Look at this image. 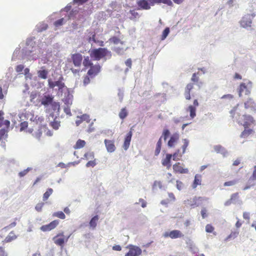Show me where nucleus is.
<instances>
[{"label":"nucleus","instance_id":"nucleus-1","mask_svg":"<svg viewBox=\"0 0 256 256\" xmlns=\"http://www.w3.org/2000/svg\"><path fill=\"white\" fill-rule=\"evenodd\" d=\"M30 120L33 123L34 125H36L38 126V132H34L32 128H28L26 130V132L32 135L36 138L40 139L42 135V130L46 128V126L44 124V118L42 116H33L30 118Z\"/></svg>","mask_w":256,"mask_h":256},{"label":"nucleus","instance_id":"nucleus-2","mask_svg":"<svg viewBox=\"0 0 256 256\" xmlns=\"http://www.w3.org/2000/svg\"><path fill=\"white\" fill-rule=\"evenodd\" d=\"M163 3L168 6H173L171 0H139L136 2L138 10H148L151 6H154L155 4Z\"/></svg>","mask_w":256,"mask_h":256},{"label":"nucleus","instance_id":"nucleus-3","mask_svg":"<svg viewBox=\"0 0 256 256\" xmlns=\"http://www.w3.org/2000/svg\"><path fill=\"white\" fill-rule=\"evenodd\" d=\"M72 62L76 68H70V70L74 74H79L81 72L80 68L82 62V56L80 53H76L71 55Z\"/></svg>","mask_w":256,"mask_h":256},{"label":"nucleus","instance_id":"nucleus-4","mask_svg":"<svg viewBox=\"0 0 256 256\" xmlns=\"http://www.w3.org/2000/svg\"><path fill=\"white\" fill-rule=\"evenodd\" d=\"M110 55L111 56L110 52L108 51L106 48H98L92 50L90 53V56L94 60H99L104 56Z\"/></svg>","mask_w":256,"mask_h":256},{"label":"nucleus","instance_id":"nucleus-5","mask_svg":"<svg viewBox=\"0 0 256 256\" xmlns=\"http://www.w3.org/2000/svg\"><path fill=\"white\" fill-rule=\"evenodd\" d=\"M183 145L182 146V152H180V149H178L176 152L172 154V159L174 160H180L182 156V155L186 152V148L188 146L189 140L186 138L182 140Z\"/></svg>","mask_w":256,"mask_h":256},{"label":"nucleus","instance_id":"nucleus-6","mask_svg":"<svg viewBox=\"0 0 256 256\" xmlns=\"http://www.w3.org/2000/svg\"><path fill=\"white\" fill-rule=\"evenodd\" d=\"M70 237V235L68 236H66L64 235V232H59L52 238L54 243L58 246L62 248L64 247V244L66 242Z\"/></svg>","mask_w":256,"mask_h":256},{"label":"nucleus","instance_id":"nucleus-7","mask_svg":"<svg viewBox=\"0 0 256 256\" xmlns=\"http://www.w3.org/2000/svg\"><path fill=\"white\" fill-rule=\"evenodd\" d=\"M126 248L129 250L126 254L125 256H140L142 254V250L137 246L129 244Z\"/></svg>","mask_w":256,"mask_h":256},{"label":"nucleus","instance_id":"nucleus-8","mask_svg":"<svg viewBox=\"0 0 256 256\" xmlns=\"http://www.w3.org/2000/svg\"><path fill=\"white\" fill-rule=\"evenodd\" d=\"M252 18L253 16L250 14L244 15L240 22L241 26L244 28L250 27L252 24Z\"/></svg>","mask_w":256,"mask_h":256},{"label":"nucleus","instance_id":"nucleus-9","mask_svg":"<svg viewBox=\"0 0 256 256\" xmlns=\"http://www.w3.org/2000/svg\"><path fill=\"white\" fill-rule=\"evenodd\" d=\"M243 122H240L244 128H248L249 126L255 123V120L254 118L248 114H244L242 116Z\"/></svg>","mask_w":256,"mask_h":256},{"label":"nucleus","instance_id":"nucleus-10","mask_svg":"<svg viewBox=\"0 0 256 256\" xmlns=\"http://www.w3.org/2000/svg\"><path fill=\"white\" fill-rule=\"evenodd\" d=\"M101 66L99 64H92L90 67L87 74L90 76L91 78H93L100 72Z\"/></svg>","mask_w":256,"mask_h":256},{"label":"nucleus","instance_id":"nucleus-11","mask_svg":"<svg viewBox=\"0 0 256 256\" xmlns=\"http://www.w3.org/2000/svg\"><path fill=\"white\" fill-rule=\"evenodd\" d=\"M184 164L180 162H176L172 166V168L174 172L179 174H188V170L187 168H184Z\"/></svg>","mask_w":256,"mask_h":256},{"label":"nucleus","instance_id":"nucleus-12","mask_svg":"<svg viewBox=\"0 0 256 256\" xmlns=\"http://www.w3.org/2000/svg\"><path fill=\"white\" fill-rule=\"evenodd\" d=\"M164 238H170L172 239L180 238L184 236L182 233L179 230H173L170 232H166L164 234Z\"/></svg>","mask_w":256,"mask_h":256},{"label":"nucleus","instance_id":"nucleus-13","mask_svg":"<svg viewBox=\"0 0 256 256\" xmlns=\"http://www.w3.org/2000/svg\"><path fill=\"white\" fill-rule=\"evenodd\" d=\"M199 105L197 100H194L193 102V105H190L186 109L187 112H190V117L194 118L196 116V107Z\"/></svg>","mask_w":256,"mask_h":256},{"label":"nucleus","instance_id":"nucleus-14","mask_svg":"<svg viewBox=\"0 0 256 256\" xmlns=\"http://www.w3.org/2000/svg\"><path fill=\"white\" fill-rule=\"evenodd\" d=\"M58 224L59 220H54L48 224L42 226L40 229L43 232L50 231L56 228Z\"/></svg>","mask_w":256,"mask_h":256},{"label":"nucleus","instance_id":"nucleus-15","mask_svg":"<svg viewBox=\"0 0 256 256\" xmlns=\"http://www.w3.org/2000/svg\"><path fill=\"white\" fill-rule=\"evenodd\" d=\"M180 138V134L177 133L173 134L170 137V140L168 141V146L170 148L174 147Z\"/></svg>","mask_w":256,"mask_h":256},{"label":"nucleus","instance_id":"nucleus-16","mask_svg":"<svg viewBox=\"0 0 256 256\" xmlns=\"http://www.w3.org/2000/svg\"><path fill=\"white\" fill-rule=\"evenodd\" d=\"M90 116L87 114H83L80 116H77L76 120V126H78L83 122H86L87 123H90Z\"/></svg>","mask_w":256,"mask_h":256},{"label":"nucleus","instance_id":"nucleus-17","mask_svg":"<svg viewBox=\"0 0 256 256\" xmlns=\"http://www.w3.org/2000/svg\"><path fill=\"white\" fill-rule=\"evenodd\" d=\"M194 87V84L192 83L188 84L184 90V96L186 100L191 99L190 93Z\"/></svg>","mask_w":256,"mask_h":256},{"label":"nucleus","instance_id":"nucleus-18","mask_svg":"<svg viewBox=\"0 0 256 256\" xmlns=\"http://www.w3.org/2000/svg\"><path fill=\"white\" fill-rule=\"evenodd\" d=\"M104 142L108 152H112L115 151L116 147L114 140L106 139L104 140Z\"/></svg>","mask_w":256,"mask_h":256},{"label":"nucleus","instance_id":"nucleus-19","mask_svg":"<svg viewBox=\"0 0 256 256\" xmlns=\"http://www.w3.org/2000/svg\"><path fill=\"white\" fill-rule=\"evenodd\" d=\"M244 92L246 94H249L250 93V88H248L245 83H241L238 88V94L241 96L242 93Z\"/></svg>","mask_w":256,"mask_h":256},{"label":"nucleus","instance_id":"nucleus-20","mask_svg":"<svg viewBox=\"0 0 256 256\" xmlns=\"http://www.w3.org/2000/svg\"><path fill=\"white\" fill-rule=\"evenodd\" d=\"M54 100V96L52 95H44L41 100L42 104L46 106L52 104Z\"/></svg>","mask_w":256,"mask_h":256},{"label":"nucleus","instance_id":"nucleus-21","mask_svg":"<svg viewBox=\"0 0 256 256\" xmlns=\"http://www.w3.org/2000/svg\"><path fill=\"white\" fill-rule=\"evenodd\" d=\"M244 108L246 109L256 110V103L252 98H249L244 103Z\"/></svg>","mask_w":256,"mask_h":256},{"label":"nucleus","instance_id":"nucleus-22","mask_svg":"<svg viewBox=\"0 0 256 256\" xmlns=\"http://www.w3.org/2000/svg\"><path fill=\"white\" fill-rule=\"evenodd\" d=\"M48 86L50 88H53L55 86H57L59 88V89H62L64 87V84L60 80L55 82L48 80Z\"/></svg>","mask_w":256,"mask_h":256},{"label":"nucleus","instance_id":"nucleus-23","mask_svg":"<svg viewBox=\"0 0 256 256\" xmlns=\"http://www.w3.org/2000/svg\"><path fill=\"white\" fill-rule=\"evenodd\" d=\"M132 131L130 130L126 134L123 144V148L126 150L130 146V142L132 136Z\"/></svg>","mask_w":256,"mask_h":256},{"label":"nucleus","instance_id":"nucleus-24","mask_svg":"<svg viewBox=\"0 0 256 256\" xmlns=\"http://www.w3.org/2000/svg\"><path fill=\"white\" fill-rule=\"evenodd\" d=\"M17 238V236L16 235L14 231L10 232L9 234L6 236L5 239L2 241L3 244L6 243H8L15 240Z\"/></svg>","mask_w":256,"mask_h":256},{"label":"nucleus","instance_id":"nucleus-25","mask_svg":"<svg viewBox=\"0 0 256 256\" xmlns=\"http://www.w3.org/2000/svg\"><path fill=\"white\" fill-rule=\"evenodd\" d=\"M172 158V154H166V158L163 159L162 161V166H166L168 169H169L171 166L170 161Z\"/></svg>","mask_w":256,"mask_h":256},{"label":"nucleus","instance_id":"nucleus-26","mask_svg":"<svg viewBox=\"0 0 256 256\" xmlns=\"http://www.w3.org/2000/svg\"><path fill=\"white\" fill-rule=\"evenodd\" d=\"M4 112L2 110H0V127H1L2 125H4L6 126V128H8L10 126V122L7 120H4Z\"/></svg>","mask_w":256,"mask_h":256},{"label":"nucleus","instance_id":"nucleus-27","mask_svg":"<svg viewBox=\"0 0 256 256\" xmlns=\"http://www.w3.org/2000/svg\"><path fill=\"white\" fill-rule=\"evenodd\" d=\"M202 176L200 174H196L194 176V180L192 184V188H195L201 184Z\"/></svg>","mask_w":256,"mask_h":256},{"label":"nucleus","instance_id":"nucleus-28","mask_svg":"<svg viewBox=\"0 0 256 256\" xmlns=\"http://www.w3.org/2000/svg\"><path fill=\"white\" fill-rule=\"evenodd\" d=\"M86 144V142L84 140L79 139L76 141L75 145L74 146V148L75 150L80 149L84 148Z\"/></svg>","mask_w":256,"mask_h":256},{"label":"nucleus","instance_id":"nucleus-29","mask_svg":"<svg viewBox=\"0 0 256 256\" xmlns=\"http://www.w3.org/2000/svg\"><path fill=\"white\" fill-rule=\"evenodd\" d=\"M162 137H160L159 138V140L158 141L156 144V149L154 150V155L156 156H158L159 154L160 153L161 148H162Z\"/></svg>","mask_w":256,"mask_h":256},{"label":"nucleus","instance_id":"nucleus-30","mask_svg":"<svg viewBox=\"0 0 256 256\" xmlns=\"http://www.w3.org/2000/svg\"><path fill=\"white\" fill-rule=\"evenodd\" d=\"M82 64L85 68H87L93 64L89 56H87L84 58Z\"/></svg>","mask_w":256,"mask_h":256},{"label":"nucleus","instance_id":"nucleus-31","mask_svg":"<svg viewBox=\"0 0 256 256\" xmlns=\"http://www.w3.org/2000/svg\"><path fill=\"white\" fill-rule=\"evenodd\" d=\"M254 133V131L252 129L244 128V130L242 132L240 136L242 138H246L250 134Z\"/></svg>","mask_w":256,"mask_h":256},{"label":"nucleus","instance_id":"nucleus-32","mask_svg":"<svg viewBox=\"0 0 256 256\" xmlns=\"http://www.w3.org/2000/svg\"><path fill=\"white\" fill-rule=\"evenodd\" d=\"M94 154L93 152H88L84 154V159L88 160L94 159Z\"/></svg>","mask_w":256,"mask_h":256},{"label":"nucleus","instance_id":"nucleus-33","mask_svg":"<svg viewBox=\"0 0 256 256\" xmlns=\"http://www.w3.org/2000/svg\"><path fill=\"white\" fill-rule=\"evenodd\" d=\"M108 40L110 42L114 44H124V42H122L118 38L114 36L111 37Z\"/></svg>","mask_w":256,"mask_h":256},{"label":"nucleus","instance_id":"nucleus-34","mask_svg":"<svg viewBox=\"0 0 256 256\" xmlns=\"http://www.w3.org/2000/svg\"><path fill=\"white\" fill-rule=\"evenodd\" d=\"M98 220V216H96L94 217H93L90 222V226L92 227V228H96Z\"/></svg>","mask_w":256,"mask_h":256},{"label":"nucleus","instance_id":"nucleus-35","mask_svg":"<svg viewBox=\"0 0 256 256\" xmlns=\"http://www.w3.org/2000/svg\"><path fill=\"white\" fill-rule=\"evenodd\" d=\"M52 216L53 217H57L62 220H64L66 218V216L64 214L62 211H58L57 212H54L52 214Z\"/></svg>","mask_w":256,"mask_h":256},{"label":"nucleus","instance_id":"nucleus-36","mask_svg":"<svg viewBox=\"0 0 256 256\" xmlns=\"http://www.w3.org/2000/svg\"><path fill=\"white\" fill-rule=\"evenodd\" d=\"M238 198V194L235 193L232 195L231 198L229 200H228L227 204H231L236 202Z\"/></svg>","mask_w":256,"mask_h":256},{"label":"nucleus","instance_id":"nucleus-37","mask_svg":"<svg viewBox=\"0 0 256 256\" xmlns=\"http://www.w3.org/2000/svg\"><path fill=\"white\" fill-rule=\"evenodd\" d=\"M53 192V190L51 188H49L47 190L44 192L43 196V200H46L48 199L49 196L52 194Z\"/></svg>","mask_w":256,"mask_h":256},{"label":"nucleus","instance_id":"nucleus-38","mask_svg":"<svg viewBox=\"0 0 256 256\" xmlns=\"http://www.w3.org/2000/svg\"><path fill=\"white\" fill-rule=\"evenodd\" d=\"M128 114L126 108H122L119 113V116L121 119L123 120L127 116Z\"/></svg>","mask_w":256,"mask_h":256},{"label":"nucleus","instance_id":"nucleus-39","mask_svg":"<svg viewBox=\"0 0 256 256\" xmlns=\"http://www.w3.org/2000/svg\"><path fill=\"white\" fill-rule=\"evenodd\" d=\"M48 72L46 70H41L38 72V77L43 78L46 79L48 75Z\"/></svg>","mask_w":256,"mask_h":256},{"label":"nucleus","instance_id":"nucleus-40","mask_svg":"<svg viewBox=\"0 0 256 256\" xmlns=\"http://www.w3.org/2000/svg\"><path fill=\"white\" fill-rule=\"evenodd\" d=\"M97 162L96 158L92 159V160H88V162L86 164V166L87 168L92 167L94 168L96 166Z\"/></svg>","mask_w":256,"mask_h":256},{"label":"nucleus","instance_id":"nucleus-41","mask_svg":"<svg viewBox=\"0 0 256 256\" xmlns=\"http://www.w3.org/2000/svg\"><path fill=\"white\" fill-rule=\"evenodd\" d=\"M9 128L6 130L4 128H2L0 130V140L4 137V136H7Z\"/></svg>","mask_w":256,"mask_h":256},{"label":"nucleus","instance_id":"nucleus-42","mask_svg":"<svg viewBox=\"0 0 256 256\" xmlns=\"http://www.w3.org/2000/svg\"><path fill=\"white\" fill-rule=\"evenodd\" d=\"M136 204H137V206H141L142 208H144L146 206V202L142 198H140L139 202H136Z\"/></svg>","mask_w":256,"mask_h":256},{"label":"nucleus","instance_id":"nucleus-43","mask_svg":"<svg viewBox=\"0 0 256 256\" xmlns=\"http://www.w3.org/2000/svg\"><path fill=\"white\" fill-rule=\"evenodd\" d=\"M28 122H24L20 124V131H23L25 130H26L28 128Z\"/></svg>","mask_w":256,"mask_h":256},{"label":"nucleus","instance_id":"nucleus-44","mask_svg":"<svg viewBox=\"0 0 256 256\" xmlns=\"http://www.w3.org/2000/svg\"><path fill=\"white\" fill-rule=\"evenodd\" d=\"M90 76L86 74V76H85L84 77V80H83V84H84V86L88 85V84H89L90 82Z\"/></svg>","mask_w":256,"mask_h":256},{"label":"nucleus","instance_id":"nucleus-45","mask_svg":"<svg viewBox=\"0 0 256 256\" xmlns=\"http://www.w3.org/2000/svg\"><path fill=\"white\" fill-rule=\"evenodd\" d=\"M170 32V29L168 28H166L163 32H162V40H164L165 39L166 36H168V34Z\"/></svg>","mask_w":256,"mask_h":256},{"label":"nucleus","instance_id":"nucleus-46","mask_svg":"<svg viewBox=\"0 0 256 256\" xmlns=\"http://www.w3.org/2000/svg\"><path fill=\"white\" fill-rule=\"evenodd\" d=\"M130 12L132 15V17L130 18L131 20L136 18L139 16L138 12H136L134 10H130Z\"/></svg>","mask_w":256,"mask_h":256},{"label":"nucleus","instance_id":"nucleus-47","mask_svg":"<svg viewBox=\"0 0 256 256\" xmlns=\"http://www.w3.org/2000/svg\"><path fill=\"white\" fill-rule=\"evenodd\" d=\"M236 180L226 182L224 183V186H232L234 185L236 183Z\"/></svg>","mask_w":256,"mask_h":256},{"label":"nucleus","instance_id":"nucleus-48","mask_svg":"<svg viewBox=\"0 0 256 256\" xmlns=\"http://www.w3.org/2000/svg\"><path fill=\"white\" fill-rule=\"evenodd\" d=\"M170 131L168 129H166L163 130L162 136L164 137V140H166L167 139L168 137L170 135Z\"/></svg>","mask_w":256,"mask_h":256},{"label":"nucleus","instance_id":"nucleus-49","mask_svg":"<svg viewBox=\"0 0 256 256\" xmlns=\"http://www.w3.org/2000/svg\"><path fill=\"white\" fill-rule=\"evenodd\" d=\"M114 50L118 54H122L124 52L123 48L120 47L115 48Z\"/></svg>","mask_w":256,"mask_h":256},{"label":"nucleus","instance_id":"nucleus-50","mask_svg":"<svg viewBox=\"0 0 256 256\" xmlns=\"http://www.w3.org/2000/svg\"><path fill=\"white\" fill-rule=\"evenodd\" d=\"M214 230V228L210 224H207L206 226V230L207 232H212Z\"/></svg>","mask_w":256,"mask_h":256},{"label":"nucleus","instance_id":"nucleus-51","mask_svg":"<svg viewBox=\"0 0 256 256\" xmlns=\"http://www.w3.org/2000/svg\"><path fill=\"white\" fill-rule=\"evenodd\" d=\"M238 231H236V232H232L230 233V234L228 236V237L227 238V240L229 239V238H235L238 235Z\"/></svg>","mask_w":256,"mask_h":256},{"label":"nucleus","instance_id":"nucleus-52","mask_svg":"<svg viewBox=\"0 0 256 256\" xmlns=\"http://www.w3.org/2000/svg\"><path fill=\"white\" fill-rule=\"evenodd\" d=\"M51 126L55 130H58L60 126V124L58 122H53L51 123Z\"/></svg>","mask_w":256,"mask_h":256},{"label":"nucleus","instance_id":"nucleus-53","mask_svg":"<svg viewBox=\"0 0 256 256\" xmlns=\"http://www.w3.org/2000/svg\"><path fill=\"white\" fill-rule=\"evenodd\" d=\"M64 20V18L59 19L54 22V24L56 26H60L62 24Z\"/></svg>","mask_w":256,"mask_h":256},{"label":"nucleus","instance_id":"nucleus-54","mask_svg":"<svg viewBox=\"0 0 256 256\" xmlns=\"http://www.w3.org/2000/svg\"><path fill=\"white\" fill-rule=\"evenodd\" d=\"M154 187H158L159 188H161L162 187V183L160 181H155L153 185Z\"/></svg>","mask_w":256,"mask_h":256},{"label":"nucleus","instance_id":"nucleus-55","mask_svg":"<svg viewBox=\"0 0 256 256\" xmlns=\"http://www.w3.org/2000/svg\"><path fill=\"white\" fill-rule=\"evenodd\" d=\"M24 68V66L22 64H19L16 66V70L17 72H22Z\"/></svg>","mask_w":256,"mask_h":256},{"label":"nucleus","instance_id":"nucleus-56","mask_svg":"<svg viewBox=\"0 0 256 256\" xmlns=\"http://www.w3.org/2000/svg\"><path fill=\"white\" fill-rule=\"evenodd\" d=\"M16 222H12L8 226L4 227V229H5L6 230H9L10 228L14 227L16 226Z\"/></svg>","mask_w":256,"mask_h":256},{"label":"nucleus","instance_id":"nucleus-57","mask_svg":"<svg viewBox=\"0 0 256 256\" xmlns=\"http://www.w3.org/2000/svg\"><path fill=\"white\" fill-rule=\"evenodd\" d=\"M37 96H38V94L36 92H32L30 95V101L32 102L34 101V100L37 97Z\"/></svg>","mask_w":256,"mask_h":256},{"label":"nucleus","instance_id":"nucleus-58","mask_svg":"<svg viewBox=\"0 0 256 256\" xmlns=\"http://www.w3.org/2000/svg\"><path fill=\"white\" fill-rule=\"evenodd\" d=\"M125 64L129 68H132V60L130 58H128L125 62Z\"/></svg>","mask_w":256,"mask_h":256},{"label":"nucleus","instance_id":"nucleus-59","mask_svg":"<svg viewBox=\"0 0 256 256\" xmlns=\"http://www.w3.org/2000/svg\"><path fill=\"white\" fill-rule=\"evenodd\" d=\"M198 78L196 76V73H194L192 74V77L191 80L194 82H197L198 81Z\"/></svg>","mask_w":256,"mask_h":256},{"label":"nucleus","instance_id":"nucleus-60","mask_svg":"<svg viewBox=\"0 0 256 256\" xmlns=\"http://www.w3.org/2000/svg\"><path fill=\"white\" fill-rule=\"evenodd\" d=\"M172 174L171 173H168L167 174H166V176H167V178L168 179V182H173L174 180V178H172Z\"/></svg>","mask_w":256,"mask_h":256},{"label":"nucleus","instance_id":"nucleus-61","mask_svg":"<svg viewBox=\"0 0 256 256\" xmlns=\"http://www.w3.org/2000/svg\"><path fill=\"white\" fill-rule=\"evenodd\" d=\"M0 256H8L7 254L2 246H0Z\"/></svg>","mask_w":256,"mask_h":256},{"label":"nucleus","instance_id":"nucleus-62","mask_svg":"<svg viewBox=\"0 0 256 256\" xmlns=\"http://www.w3.org/2000/svg\"><path fill=\"white\" fill-rule=\"evenodd\" d=\"M28 172V169L24 170L23 171H22V172H20L18 173V176L20 177H22V176H24L25 175H26V174Z\"/></svg>","mask_w":256,"mask_h":256},{"label":"nucleus","instance_id":"nucleus-63","mask_svg":"<svg viewBox=\"0 0 256 256\" xmlns=\"http://www.w3.org/2000/svg\"><path fill=\"white\" fill-rule=\"evenodd\" d=\"M183 184L180 180H176V188L178 190H180L182 188Z\"/></svg>","mask_w":256,"mask_h":256},{"label":"nucleus","instance_id":"nucleus-64","mask_svg":"<svg viewBox=\"0 0 256 256\" xmlns=\"http://www.w3.org/2000/svg\"><path fill=\"white\" fill-rule=\"evenodd\" d=\"M252 178L253 180H256V166H254V170L252 172Z\"/></svg>","mask_w":256,"mask_h":256}]
</instances>
